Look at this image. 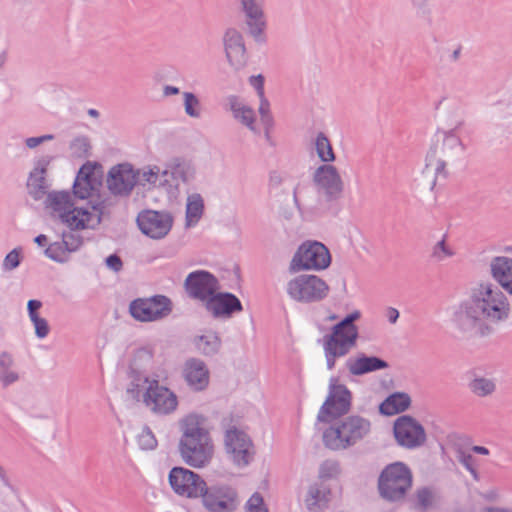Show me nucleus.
<instances>
[{
    "label": "nucleus",
    "instance_id": "nucleus-1",
    "mask_svg": "<svg viewBox=\"0 0 512 512\" xmlns=\"http://www.w3.org/2000/svg\"><path fill=\"white\" fill-rule=\"evenodd\" d=\"M474 282L464 298L449 312L453 331L465 338L486 337L509 321L512 314L510 292L494 276Z\"/></svg>",
    "mask_w": 512,
    "mask_h": 512
},
{
    "label": "nucleus",
    "instance_id": "nucleus-2",
    "mask_svg": "<svg viewBox=\"0 0 512 512\" xmlns=\"http://www.w3.org/2000/svg\"><path fill=\"white\" fill-rule=\"evenodd\" d=\"M179 427L178 451L183 462L197 469L207 467L215 453L207 417L190 413L180 420Z\"/></svg>",
    "mask_w": 512,
    "mask_h": 512
},
{
    "label": "nucleus",
    "instance_id": "nucleus-3",
    "mask_svg": "<svg viewBox=\"0 0 512 512\" xmlns=\"http://www.w3.org/2000/svg\"><path fill=\"white\" fill-rule=\"evenodd\" d=\"M371 427L370 420L365 417L345 416L323 431L322 441L329 450H347L367 438L371 433Z\"/></svg>",
    "mask_w": 512,
    "mask_h": 512
},
{
    "label": "nucleus",
    "instance_id": "nucleus-4",
    "mask_svg": "<svg viewBox=\"0 0 512 512\" xmlns=\"http://www.w3.org/2000/svg\"><path fill=\"white\" fill-rule=\"evenodd\" d=\"M360 318V312L354 311L331 328V332L322 338V347L328 370L335 367L336 359L346 356L358 339V328L354 324Z\"/></svg>",
    "mask_w": 512,
    "mask_h": 512
},
{
    "label": "nucleus",
    "instance_id": "nucleus-5",
    "mask_svg": "<svg viewBox=\"0 0 512 512\" xmlns=\"http://www.w3.org/2000/svg\"><path fill=\"white\" fill-rule=\"evenodd\" d=\"M220 427L224 433V450L230 461L238 468L247 467L253 460L255 450L251 438L240 428V417L227 413L223 415Z\"/></svg>",
    "mask_w": 512,
    "mask_h": 512
},
{
    "label": "nucleus",
    "instance_id": "nucleus-6",
    "mask_svg": "<svg viewBox=\"0 0 512 512\" xmlns=\"http://www.w3.org/2000/svg\"><path fill=\"white\" fill-rule=\"evenodd\" d=\"M152 360V352L147 348L138 349L129 367V383L126 386L125 396L128 400L145 403L150 396L153 383L152 379L143 372V368Z\"/></svg>",
    "mask_w": 512,
    "mask_h": 512
},
{
    "label": "nucleus",
    "instance_id": "nucleus-7",
    "mask_svg": "<svg viewBox=\"0 0 512 512\" xmlns=\"http://www.w3.org/2000/svg\"><path fill=\"white\" fill-rule=\"evenodd\" d=\"M329 291V285L319 276L312 274L294 276L285 285L289 299L300 304L321 302L328 296Z\"/></svg>",
    "mask_w": 512,
    "mask_h": 512
},
{
    "label": "nucleus",
    "instance_id": "nucleus-8",
    "mask_svg": "<svg viewBox=\"0 0 512 512\" xmlns=\"http://www.w3.org/2000/svg\"><path fill=\"white\" fill-rule=\"evenodd\" d=\"M410 470L400 462L388 465L380 474L378 488L380 495L388 501H399L404 498L411 487Z\"/></svg>",
    "mask_w": 512,
    "mask_h": 512
},
{
    "label": "nucleus",
    "instance_id": "nucleus-9",
    "mask_svg": "<svg viewBox=\"0 0 512 512\" xmlns=\"http://www.w3.org/2000/svg\"><path fill=\"white\" fill-rule=\"evenodd\" d=\"M331 263L328 249L320 242L306 241L301 244L289 263V271L324 270Z\"/></svg>",
    "mask_w": 512,
    "mask_h": 512
},
{
    "label": "nucleus",
    "instance_id": "nucleus-10",
    "mask_svg": "<svg viewBox=\"0 0 512 512\" xmlns=\"http://www.w3.org/2000/svg\"><path fill=\"white\" fill-rule=\"evenodd\" d=\"M131 316L140 322H153L166 318L172 312V302L164 295L138 298L130 303Z\"/></svg>",
    "mask_w": 512,
    "mask_h": 512
},
{
    "label": "nucleus",
    "instance_id": "nucleus-11",
    "mask_svg": "<svg viewBox=\"0 0 512 512\" xmlns=\"http://www.w3.org/2000/svg\"><path fill=\"white\" fill-rule=\"evenodd\" d=\"M351 401L350 390L343 384L331 381L328 396L317 414L318 421L326 423L347 414L351 408Z\"/></svg>",
    "mask_w": 512,
    "mask_h": 512
},
{
    "label": "nucleus",
    "instance_id": "nucleus-12",
    "mask_svg": "<svg viewBox=\"0 0 512 512\" xmlns=\"http://www.w3.org/2000/svg\"><path fill=\"white\" fill-rule=\"evenodd\" d=\"M239 9L244 17V24L248 35L255 42L265 41L266 16L264 12V0H237Z\"/></svg>",
    "mask_w": 512,
    "mask_h": 512
},
{
    "label": "nucleus",
    "instance_id": "nucleus-13",
    "mask_svg": "<svg viewBox=\"0 0 512 512\" xmlns=\"http://www.w3.org/2000/svg\"><path fill=\"white\" fill-rule=\"evenodd\" d=\"M393 431L397 443L407 449L421 447L427 439L423 425L409 415L397 418Z\"/></svg>",
    "mask_w": 512,
    "mask_h": 512
},
{
    "label": "nucleus",
    "instance_id": "nucleus-14",
    "mask_svg": "<svg viewBox=\"0 0 512 512\" xmlns=\"http://www.w3.org/2000/svg\"><path fill=\"white\" fill-rule=\"evenodd\" d=\"M169 483L180 496L198 498L206 489V482L200 475L183 467H174L169 473Z\"/></svg>",
    "mask_w": 512,
    "mask_h": 512
},
{
    "label": "nucleus",
    "instance_id": "nucleus-15",
    "mask_svg": "<svg viewBox=\"0 0 512 512\" xmlns=\"http://www.w3.org/2000/svg\"><path fill=\"white\" fill-rule=\"evenodd\" d=\"M200 497L209 512H232L238 506L237 492L227 485L206 486Z\"/></svg>",
    "mask_w": 512,
    "mask_h": 512
},
{
    "label": "nucleus",
    "instance_id": "nucleus-16",
    "mask_svg": "<svg viewBox=\"0 0 512 512\" xmlns=\"http://www.w3.org/2000/svg\"><path fill=\"white\" fill-rule=\"evenodd\" d=\"M136 221L144 235L156 240L164 238L173 225V217L166 211L144 210Z\"/></svg>",
    "mask_w": 512,
    "mask_h": 512
},
{
    "label": "nucleus",
    "instance_id": "nucleus-17",
    "mask_svg": "<svg viewBox=\"0 0 512 512\" xmlns=\"http://www.w3.org/2000/svg\"><path fill=\"white\" fill-rule=\"evenodd\" d=\"M188 296L203 304L220 289L218 279L208 271L197 270L188 274L184 281Z\"/></svg>",
    "mask_w": 512,
    "mask_h": 512
},
{
    "label": "nucleus",
    "instance_id": "nucleus-18",
    "mask_svg": "<svg viewBox=\"0 0 512 512\" xmlns=\"http://www.w3.org/2000/svg\"><path fill=\"white\" fill-rule=\"evenodd\" d=\"M461 150L462 143L458 136L452 132H438L426 157L433 162H440L445 169V166L454 160Z\"/></svg>",
    "mask_w": 512,
    "mask_h": 512
},
{
    "label": "nucleus",
    "instance_id": "nucleus-19",
    "mask_svg": "<svg viewBox=\"0 0 512 512\" xmlns=\"http://www.w3.org/2000/svg\"><path fill=\"white\" fill-rule=\"evenodd\" d=\"M313 181L319 194L328 201L340 198L344 184L337 168L331 164L319 166L313 175Z\"/></svg>",
    "mask_w": 512,
    "mask_h": 512
},
{
    "label": "nucleus",
    "instance_id": "nucleus-20",
    "mask_svg": "<svg viewBox=\"0 0 512 512\" xmlns=\"http://www.w3.org/2000/svg\"><path fill=\"white\" fill-rule=\"evenodd\" d=\"M137 174L129 163H121L110 168L106 178L107 188L111 194L127 197L137 184Z\"/></svg>",
    "mask_w": 512,
    "mask_h": 512
},
{
    "label": "nucleus",
    "instance_id": "nucleus-21",
    "mask_svg": "<svg viewBox=\"0 0 512 512\" xmlns=\"http://www.w3.org/2000/svg\"><path fill=\"white\" fill-rule=\"evenodd\" d=\"M181 376L193 392L205 391L210 383V371L200 358L190 357L182 365Z\"/></svg>",
    "mask_w": 512,
    "mask_h": 512
},
{
    "label": "nucleus",
    "instance_id": "nucleus-22",
    "mask_svg": "<svg viewBox=\"0 0 512 512\" xmlns=\"http://www.w3.org/2000/svg\"><path fill=\"white\" fill-rule=\"evenodd\" d=\"M194 164L184 158L171 159L162 171V186L178 189L180 184H187L195 178Z\"/></svg>",
    "mask_w": 512,
    "mask_h": 512
},
{
    "label": "nucleus",
    "instance_id": "nucleus-23",
    "mask_svg": "<svg viewBox=\"0 0 512 512\" xmlns=\"http://www.w3.org/2000/svg\"><path fill=\"white\" fill-rule=\"evenodd\" d=\"M223 48L229 66L238 72L247 64L246 48L242 34L235 28H229L223 35Z\"/></svg>",
    "mask_w": 512,
    "mask_h": 512
},
{
    "label": "nucleus",
    "instance_id": "nucleus-24",
    "mask_svg": "<svg viewBox=\"0 0 512 512\" xmlns=\"http://www.w3.org/2000/svg\"><path fill=\"white\" fill-rule=\"evenodd\" d=\"M101 210L97 206L74 207L66 212L61 220L71 230L93 229L101 221Z\"/></svg>",
    "mask_w": 512,
    "mask_h": 512
},
{
    "label": "nucleus",
    "instance_id": "nucleus-25",
    "mask_svg": "<svg viewBox=\"0 0 512 512\" xmlns=\"http://www.w3.org/2000/svg\"><path fill=\"white\" fill-rule=\"evenodd\" d=\"M153 384L150 396L145 399L144 405L152 412L162 415L175 411L178 405L176 394L169 388L160 385L158 380Z\"/></svg>",
    "mask_w": 512,
    "mask_h": 512
},
{
    "label": "nucleus",
    "instance_id": "nucleus-26",
    "mask_svg": "<svg viewBox=\"0 0 512 512\" xmlns=\"http://www.w3.org/2000/svg\"><path fill=\"white\" fill-rule=\"evenodd\" d=\"M205 309L214 318H229L234 312L242 311L240 300L231 293H214L204 304Z\"/></svg>",
    "mask_w": 512,
    "mask_h": 512
},
{
    "label": "nucleus",
    "instance_id": "nucleus-27",
    "mask_svg": "<svg viewBox=\"0 0 512 512\" xmlns=\"http://www.w3.org/2000/svg\"><path fill=\"white\" fill-rule=\"evenodd\" d=\"M51 157L42 156L34 162L27 180L28 193L35 199L40 200L47 194L48 184L46 173L50 165Z\"/></svg>",
    "mask_w": 512,
    "mask_h": 512
},
{
    "label": "nucleus",
    "instance_id": "nucleus-28",
    "mask_svg": "<svg viewBox=\"0 0 512 512\" xmlns=\"http://www.w3.org/2000/svg\"><path fill=\"white\" fill-rule=\"evenodd\" d=\"M226 109L233 119L247 127L253 133H259L256 128V116L254 110L248 106L239 96L229 95L226 98Z\"/></svg>",
    "mask_w": 512,
    "mask_h": 512
},
{
    "label": "nucleus",
    "instance_id": "nucleus-29",
    "mask_svg": "<svg viewBox=\"0 0 512 512\" xmlns=\"http://www.w3.org/2000/svg\"><path fill=\"white\" fill-rule=\"evenodd\" d=\"M388 363L376 356H367L359 353L356 357L346 361V368L353 376H361L370 372L388 368Z\"/></svg>",
    "mask_w": 512,
    "mask_h": 512
},
{
    "label": "nucleus",
    "instance_id": "nucleus-30",
    "mask_svg": "<svg viewBox=\"0 0 512 512\" xmlns=\"http://www.w3.org/2000/svg\"><path fill=\"white\" fill-rule=\"evenodd\" d=\"M99 184V177L91 164L83 165L75 179L73 192L79 199L88 198Z\"/></svg>",
    "mask_w": 512,
    "mask_h": 512
},
{
    "label": "nucleus",
    "instance_id": "nucleus-31",
    "mask_svg": "<svg viewBox=\"0 0 512 512\" xmlns=\"http://www.w3.org/2000/svg\"><path fill=\"white\" fill-rule=\"evenodd\" d=\"M490 276H494L510 292L512 299V257L495 256L489 262Z\"/></svg>",
    "mask_w": 512,
    "mask_h": 512
},
{
    "label": "nucleus",
    "instance_id": "nucleus-32",
    "mask_svg": "<svg viewBox=\"0 0 512 512\" xmlns=\"http://www.w3.org/2000/svg\"><path fill=\"white\" fill-rule=\"evenodd\" d=\"M194 349L200 355L212 357L219 353L222 345L221 338L216 331L206 330L202 334L191 338Z\"/></svg>",
    "mask_w": 512,
    "mask_h": 512
},
{
    "label": "nucleus",
    "instance_id": "nucleus-33",
    "mask_svg": "<svg viewBox=\"0 0 512 512\" xmlns=\"http://www.w3.org/2000/svg\"><path fill=\"white\" fill-rule=\"evenodd\" d=\"M444 172L440 162H433L430 158H425L423 169L416 175L415 183L421 191H431L437 182L439 174Z\"/></svg>",
    "mask_w": 512,
    "mask_h": 512
},
{
    "label": "nucleus",
    "instance_id": "nucleus-34",
    "mask_svg": "<svg viewBox=\"0 0 512 512\" xmlns=\"http://www.w3.org/2000/svg\"><path fill=\"white\" fill-rule=\"evenodd\" d=\"M496 388V380L493 377L476 371L471 373L468 389L476 397H490L495 393Z\"/></svg>",
    "mask_w": 512,
    "mask_h": 512
},
{
    "label": "nucleus",
    "instance_id": "nucleus-35",
    "mask_svg": "<svg viewBox=\"0 0 512 512\" xmlns=\"http://www.w3.org/2000/svg\"><path fill=\"white\" fill-rule=\"evenodd\" d=\"M46 206L51 209L54 217L62 220L64 214L73 206V203L68 192L53 191L47 194Z\"/></svg>",
    "mask_w": 512,
    "mask_h": 512
},
{
    "label": "nucleus",
    "instance_id": "nucleus-36",
    "mask_svg": "<svg viewBox=\"0 0 512 512\" xmlns=\"http://www.w3.org/2000/svg\"><path fill=\"white\" fill-rule=\"evenodd\" d=\"M330 489L324 483H315L309 486L305 498L306 507L315 511L324 507L329 501Z\"/></svg>",
    "mask_w": 512,
    "mask_h": 512
},
{
    "label": "nucleus",
    "instance_id": "nucleus-37",
    "mask_svg": "<svg viewBox=\"0 0 512 512\" xmlns=\"http://www.w3.org/2000/svg\"><path fill=\"white\" fill-rule=\"evenodd\" d=\"M204 211V201L200 194L188 195L186 203L185 227L195 226L201 219Z\"/></svg>",
    "mask_w": 512,
    "mask_h": 512
},
{
    "label": "nucleus",
    "instance_id": "nucleus-38",
    "mask_svg": "<svg viewBox=\"0 0 512 512\" xmlns=\"http://www.w3.org/2000/svg\"><path fill=\"white\" fill-rule=\"evenodd\" d=\"M411 403V399L406 393H394L384 400L379 409L384 415H394L406 410Z\"/></svg>",
    "mask_w": 512,
    "mask_h": 512
},
{
    "label": "nucleus",
    "instance_id": "nucleus-39",
    "mask_svg": "<svg viewBox=\"0 0 512 512\" xmlns=\"http://www.w3.org/2000/svg\"><path fill=\"white\" fill-rule=\"evenodd\" d=\"M162 171L157 165H148L135 170L137 184L143 187H155L157 184L162 185Z\"/></svg>",
    "mask_w": 512,
    "mask_h": 512
},
{
    "label": "nucleus",
    "instance_id": "nucleus-40",
    "mask_svg": "<svg viewBox=\"0 0 512 512\" xmlns=\"http://www.w3.org/2000/svg\"><path fill=\"white\" fill-rule=\"evenodd\" d=\"M314 147L318 158L327 164L335 161L336 156L329 138L323 133H317L314 140Z\"/></svg>",
    "mask_w": 512,
    "mask_h": 512
},
{
    "label": "nucleus",
    "instance_id": "nucleus-41",
    "mask_svg": "<svg viewBox=\"0 0 512 512\" xmlns=\"http://www.w3.org/2000/svg\"><path fill=\"white\" fill-rule=\"evenodd\" d=\"M181 95L185 115L191 119H199L203 113V106L200 98L190 91H183Z\"/></svg>",
    "mask_w": 512,
    "mask_h": 512
},
{
    "label": "nucleus",
    "instance_id": "nucleus-42",
    "mask_svg": "<svg viewBox=\"0 0 512 512\" xmlns=\"http://www.w3.org/2000/svg\"><path fill=\"white\" fill-rule=\"evenodd\" d=\"M63 244L62 241L50 243L44 251L45 256L56 263L63 264L68 262L71 252L66 250Z\"/></svg>",
    "mask_w": 512,
    "mask_h": 512
},
{
    "label": "nucleus",
    "instance_id": "nucleus-43",
    "mask_svg": "<svg viewBox=\"0 0 512 512\" xmlns=\"http://www.w3.org/2000/svg\"><path fill=\"white\" fill-rule=\"evenodd\" d=\"M455 255L454 250L447 244L445 236L441 238L432 248L431 256L437 262H443Z\"/></svg>",
    "mask_w": 512,
    "mask_h": 512
},
{
    "label": "nucleus",
    "instance_id": "nucleus-44",
    "mask_svg": "<svg viewBox=\"0 0 512 512\" xmlns=\"http://www.w3.org/2000/svg\"><path fill=\"white\" fill-rule=\"evenodd\" d=\"M258 112L261 118V122L264 125L265 135L268 137L269 130L273 126V117L270 112V103L265 96L259 97Z\"/></svg>",
    "mask_w": 512,
    "mask_h": 512
},
{
    "label": "nucleus",
    "instance_id": "nucleus-45",
    "mask_svg": "<svg viewBox=\"0 0 512 512\" xmlns=\"http://www.w3.org/2000/svg\"><path fill=\"white\" fill-rule=\"evenodd\" d=\"M22 248L17 247L10 251L4 258L2 263V269L5 272H10L16 269L21 262Z\"/></svg>",
    "mask_w": 512,
    "mask_h": 512
},
{
    "label": "nucleus",
    "instance_id": "nucleus-46",
    "mask_svg": "<svg viewBox=\"0 0 512 512\" xmlns=\"http://www.w3.org/2000/svg\"><path fill=\"white\" fill-rule=\"evenodd\" d=\"M61 241L64 243L63 246L66 247V250L71 253L77 251L83 244L82 237L74 232H63Z\"/></svg>",
    "mask_w": 512,
    "mask_h": 512
},
{
    "label": "nucleus",
    "instance_id": "nucleus-47",
    "mask_svg": "<svg viewBox=\"0 0 512 512\" xmlns=\"http://www.w3.org/2000/svg\"><path fill=\"white\" fill-rule=\"evenodd\" d=\"M138 443L141 448L151 450L156 447L157 440L152 431L148 427H145L138 436Z\"/></svg>",
    "mask_w": 512,
    "mask_h": 512
},
{
    "label": "nucleus",
    "instance_id": "nucleus-48",
    "mask_svg": "<svg viewBox=\"0 0 512 512\" xmlns=\"http://www.w3.org/2000/svg\"><path fill=\"white\" fill-rule=\"evenodd\" d=\"M20 379V374L16 367L9 369H0V383L3 388L16 383Z\"/></svg>",
    "mask_w": 512,
    "mask_h": 512
},
{
    "label": "nucleus",
    "instance_id": "nucleus-49",
    "mask_svg": "<svg viewBox=\"0 0 512 512\" xmlns=\"http://www.w3.org/2000/svg\"><path fill=\"white\" fill-rule=\"evenodd\" d=\"M299 213L298 202L296 198V192L292 191V199L288 205L280 208V214L285 220H292Z\"/></svg>",
    "mask_w": 512,
    "mask_h": 512
},
{
    "label": "nucleus",
    "instance_id": "nucleus-50",
    "mask_svg": "<svg viewBox=\"0 0 512 512\" xmlns=\"http://www.w3.org/2000/svg\"><path fill=\"white\" fill-rule=\"evenodd\" d=\"M246 512H267L263 498L259 493H254L246 504Z\"/></svg>",
    "mask_w": 512,
    "mask_h": 512
},
{
    "label": "nucleus",
    "instance_id": "nucleus-51",
    "mask_svg": "<svg viewBox=\"0 0 512 512\" xmlns=\"http://www.w3.org/2000/svg\"><path fill=\"white\" fill-rule=\"evenodd\" d=\"M456 459L473 475H476V470L474 469V458L473 456L465 452L464 450H457Z\"/></svg>",
    "mask_w": 512,
    "mask_h": 512
},
{
    "label": "nucleus",
    "instance_id": "nucleus-52",
    "mask_svg": "<svg viewBox=\"0 0 512 512\" xmlns=\"http://www.w3.org/2000/svg\"><path fill=\"white\" fill-rule=\"evenodd\" d=\"M32 324L37 338L44 339L48 336L50 327L45 318L41 317L40 319L33 321Z\"/></svg>",
    "mask_w": 512,
    "mask_h": 512
},
{
    "label": "nucleus",
    "instance_id": "nucleus-53",
    "mask_svg": "<svg viewBox=\"0 0 512 512\" xmlns=\"http://www.w3.org/2000/svg\"><path fill=\"white\" fill-rule=\"evenodd\" d=\"M54 139V136L52 134H46L39 137H29L25 140V145L29 149H34L38 147L39 145L43 144L44 142L51 141Z\"/></svg>",
    "mask_w": 512,
    "mask_h": 512
},
{
    "label": "nucleus",
    "instance_id": "nucleus-54",
    "mask_svg": "<svg viewBox=\"0 0 512 512\" xmlns=\"http://www.w3.org/2000/svg\"><path fill=\"white\" fill-rule=\"evenodd\" d=\"M16 367L14 356L8 351L0 353V369H9Z\"/></svg>",
    "mask_w": 512,
    "mask_h": 512
},
{
    "label": "nucleus",
    "instance_id": "nucleus-55",
    "mask_svg": "<svg viewBox=\"0 0 512 512\" xmlns=\"http://www.w3.org/2000/svg\"><path fill=\"white\" fill-rule=\"evenodd\" d=\"M432 498H433L432 493L428 489H422V490L418 491V494H417L418 503L423 509H426L427 507H429L431 505Z\"/></svg>",
    "mask_w": 512,
    "mask_h": 512
},
{
    "label": "nucleus",
    "instance_id": "nucleus-56",
    "mask_svg": "<svg viewBox=\"0 0 512 512\" xmlns=\"http://www.w3.org/2000/svg\"><path fill=\"white\" fill-rule=\"evenodd\" d=\"M249 83L253 86L257 92L258 97L265 96L264 94V77L259 74L256 76H251L249 78Z\"/></svg>",
    "mask_w": 512,
    "mask_h": 512
},
{
    "label": "nucleus",
    "instance_id": "nucleus-57",
    "mask_svg": "<svg viewBox=\"0 0 512 512\" xmlns=\"http://www.w3.org/2000/svg\"><path fill=\"white\" fill-rule=\"evenodd\" d=\"M105 263L106 266L114 272H119L123 267L122 260L116 254L108 256L105 260Z\"/></svg>",
    "mask_w": 512,
    "mask_h": 512
},
{
    "label": "nucleus",
    "instance_id": "nucleus-58",
    "mask_svg": "<svg viewBox=\"0 0 512 512\" xmlns=\"http://www.w3.org/2000/svg\"><path fill=\"white\" fill-rule=\"evenodd\" d=\"M180 94V89L172 85H164L162 88L163 97H171Z\"/></svg>",
    "mask_w": 512,
    "mask_h": 512
},
{
    "label": "nucleus",
    "instance_id": "nucleus-59",
    "mask_svg": "<svg viewBox=\"0 0 512 512\" xmlns=\"http://www.w3.org/2000/svg\"><path fill=\"white\" fill-rule=\"evenodd\" d=\"M386 316L388 318V321L391 324H394V323H396L397 319L399 318V312L397 309L390 307L387 309Z\"/></svg>",
    "mask_w": 512,
    "mask_h": 512
},
{
    "label": "nucleus",
    "instance_id": "nucleus-60",
    "mask_svg": "<svg viewBox=\"0 0 512 512\" xmlns=\"http://www.w3.org/2000/svg\"><path fill=\"white\" fill-rule=\"evenodd\" d=\"M42 307V302L39 300H29L27 303V310L29 312L38 311Z\"/></svg>",
    "mask_w": 512,
    "mask_h": 512
},
{
    "label": "nucleus",
    "instance_id": "nucleus-61",
    "mask_svg": "<svg viewBox=\"0 0 512 512\" xmlns=\"http://www.w3.org/2000/svg\"><path fill=\"white\" fill-rule=\"evenodd\" d=\"M413 4L424 13L429 11L427 0H413Z\"/></svg>",
    "mask_w": 512,
    "mask_h": 512
},
{
    "label": "nucleus",
    "instance_id": "nucleus-62",
    "mask_svg": "<svg viewBox=\"0 0 512 512\" xmlns=\"http://www.w3.org/2000/svg\"><path fill=\"white\" fill-rule=\"evenodd\" d=\"M87 142L85 139H75L71 143V148L74 149L75 147L83 148L84 150L87 149Z\"/></svg>",
    "mask_w": 512,
    "mask_h": 512
},
{
    "label": "nucleus",
    "instance_id": "nucleus-63",
    "mask_svg": "<svg viewBox=\"0 0 512 512\" xmlns=\"http://www.w3.org/2000/svg\"><path fill=\"white\" fill-rule=\"evenodd\" d=\"M34 242L39 246H43L47 243V237L44 234H40L35 237Z\"/></svg>",
    "mask_w": 512,
    "mask_h": 512
},
{
    "label": "nucleus",
    "instance_id": "nucleus-64",
    "mask_svg": "<svg viewBox=\"0 0 512 512\" xmlns=\"http://www.w3.org/2000/svg\"><path fill=\"white\" fill-rule=\"evenodd\" d=\"M472 450L475 453L481 454V455H488L489 450L486 447L483 446H473Z\"/></svg>",
    "mask_w": 512,
    "mask_h": 512
}]
</instances>
